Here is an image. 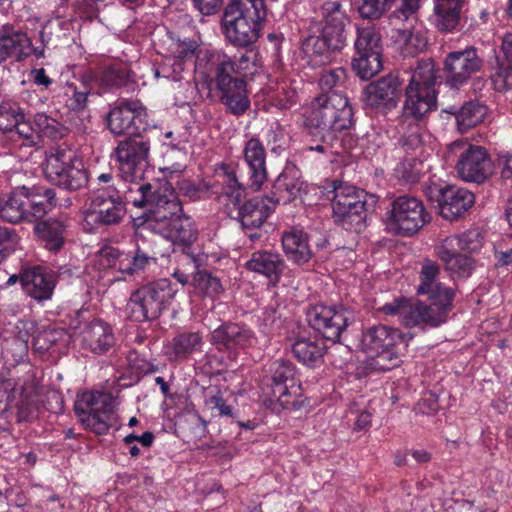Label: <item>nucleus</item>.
Masks as SVG:
<instances>
[{
	"mask_svg": "<svg viewBox=\"0 0 512 512\" xmlns=\"http://www.w3.org/2000/svg\"><path fill=\"white\" fill-rule=\"evenodd\" d=\"M256 54L249 51L229 56L219 50L199 49L195 58V74L219 93L228 111L241 116L250 108L246 77L257 73Z\"/></svg>",
	"mask_w": 512,
	"mask_h": 512,
	"instance_id": "f257e3e1",
	"label": "nucleus"
},
{
	"mask_svg": "<svg viewBox=\"0 0 512 512\" xmlns=\"http://www.w3.org/2000/svg\"><path fill=\"white\" fill-rule=\"evenodd\" d=\"M303 126L307 133L341 135L353 126V109L342 91L321 92L303 109Z\"/></svg>",
	"mask_w": 512,
	"mask_h": 512,
	"instance_id": "f03ea898",
	"label": "nucleus"
},
{
	"mask_svg": "<svg viewBox=\"0 0 512 512\" xmlns=\"http://www.w3.org/2000/svg\"><path fill=\"white\" fill-rule=\"evenodd\" d=\"M267 16L264 0H227L221 27L226 39L236 47L253 45Z\"/></svg>",
	"mask_w": 512,
	"mask_h": 512,
	"instance_id": "7ed1b4c3",
	"label": "nucleus"
},
{
	"mask_svg": "<svg viewBox=\"0 0 512 512\" xmlns=\"http://www.w3.org/2000/svg\"><path fill=\"white\" fill-rule=\"evenodd\" d=\"M436 69L431 59L421 60L414 69L405 90L403 123L422 121L437 108Z\"/></svg>",
	"mask_w": 512,
	"mask_h": 512,
	"instance_id": "20e7f679",
	"label": "nucleus"
},
{
	"mask_svg": "<svg viewBox=\"0 0 512 512\" xmlns=\"http://www.w3.org/2000/svg\"><path fill=\"white\" fill-rule=\"evenodd\" d=\"M360 347L374 356L371 363L373 370L386 372L400 364L401 347L406 348L407 342L399 329L378 324L363 330Z\"/></svg>",
	"mask_w": 512,
	"mask_h": 512,
	"instance_id": "39448f33",
	"label": "nucleus"
},
{
	"mask_svg": "<svg viewBox=\"0 0 512 512\" xmlns=\"http://www.w3.org/2000/svg\"><path fill=\"white\" fill-rule=\"evenodd\" d=\"M176 293L177 289L166 278L149 282L131 293L126 313L136 322L155 320L168 309Z\"/></svg>",
	"mask_w": 512,
	"mask_h": 512,
	"instance_id": "423d86ee",
	"label": "nucleus"
},
{
	"mask_svg": "<svg viewBox=\"0 0 512 512\" xmlns=\"http://www.w3.org/2000/svg\"><path fill=\"white\" fill-rule=\"evenodd\" d=\"M43 170L49 182L68 191H77L89 181L83 161L66 145L52 147L47 152Z\"/></svg>",
	"mask_w": 512,
	"mask_h": 512,
	"instance_id": "0eeeda50",
	"label": "nucleus"
},
{
	"mask_svg": "<svg viewBox=\"0 0 512 512\" xmlns=\"http://www.w3.org/2000/svg\"><path fill=\"white\" fill-rule=\"evenodd\" d=\"M481 246L480 233L477 230H468L443 239L435 246V253L452 278H468L474 270V260L460 252H475Z\"/></svg>",
	"mask_w": 512,
	"mask_h": 512,
	"instance_id": "6e6552de",
	"label": "nucleus"
},
{
	"mask_svg": "<svg viewBox=\"0 0 512 512\" xmlns=\"http://www.w3.org/2000/svg\"><path fill=\"white\" fill-rule=\"evenodd\" d=\"M74 412L83 428L97 435L107 434L114 420L111 397L100 391L78 393Z\"/></svg>",
	"mask_w": 512,
	"mask_h": 512,
	"instance_id": "1a4fd4ad",
	"label": "nucleus"
},
{
	"mask_svg": "<svg viewBox=\"0 0 512 512\" xmlns=\"http://www.w3.org/2000/svg\"><path fill=\"white\" fill-rule=\"evenodd\" d=\"M427 222H429V214L422 201L416 197L404 195L392 202L385 224L390 233L410 237Z\"/></svg>",
	"mask_w": 512,
	"mask_h": 512,
	"instance_id": "9d476101",
	"label": "nucleus"
},
{
	"mask_svg": "<svg viewBox=\"0 0 512 512\" xmlns=\"http://www.w3.org/2000/svg\"><path fill=\"white\" fill-rule=\"evenodd\" d=\"M448 153L458 157L456 170L466 182L483 183L492 173V161L482 146L455 141L448 146Z\"/></svg>",
	"mask_w": 512,
	"mask_h": 512,
	"instance_id": "9b49d317",
	"label": "nucleus"
},
{
	"mask_svg": "<svg viewBox=\"0 0 512 512\" xmlns=\"http://www.w3.org/2000/svg\"><path fill=\"white\" fill-rule=\"evenodd\" d=\"M381 38L373 26L358 27L354 42L355 57L352 60L354 72L363 80H368L382 68Z\"/></svg>",
	"mask_w": 512,
	"mask_h": 512,
	"instance_id": "f8f14e48",
	"label": "nucleus"
},
{
	"mask_svg": "<svg viewBox=\"0 0 512 512\" xmlns=\"http://www.w3.org/2000/svg\"><path fill=\"white\" fill-rule=\"evenodd\" d=\"M310 326L325 338L337 342L346 328L355 321V313L342 304H318L307 312Z\"/></svg>",
	"mask_w": 512,
	"mask_h": 512,
	"instance_id": "ddd939ff",
	"label": "nucleus"
},
{
	"mask_svg": "<svg viewBox=\"0 0 512 512\" xmlns=\"http://www.w3.org/2000/svg\"><path fill=\"white\" fill-rule=\"evenodd\" d=\"M107 124L116 136H140L148 127L146 108L138 100L119 101L108 113Z\"/></svg>",
	"mask_w": 512,
	"mask_h": 512,
	"instance_id": "4468645a",
	"label": "nucleus"
},
{
	"mask_svg": "<svg viewBox=\"0 0 512 512\" xmlns=\"http://www.w3.org/2000/svg\"><path fill=\"white\" fill-rule=\"evenodd\" d=\"M150 141L143 136L127 137L113 151L120 171L132 180H142L148 167Z\"/></svg>",
	"mask_w": 512,
	"mask_h": 512,
	"instance_id": "2eb2a0df",
	"label": "nucleus"
},
{
	"mask_svg": "<svg viewBox=\"0 0 512 512\" xmlns=\"http://www.w3.org/2000/svg\"><path fill=\"white\" fill-rule=\"evenodd\" d=\"M41 133L55 138L59 135L58 123L56 120L45 114H37L32 120L23 112V119L13 128L5 143L13 148L38 147L41 143Z\"/></svg>",
	"mask_w": 512,
	"mask_h": 512,
	"instance_id": "dca6fc26",
	"label": "nucleus"
},
{
	"mask_svg": "<svg viewBox=\"0 0 512 512\" xmlns=\"http://www.w3.org/2000/svg\"><path fill=\"white\" fill-rule=\"evenodd\" d=\"M199 264L194 255L183 253L180 264L172 273L182 285L188 283L194 288V292L202 297L214 298L223 291L219 278L213 276L206 270H197Z\"/></svg>",
	"mask_w": 512,
	"mask_h": 512,
	"instance_id": "f3484780",
	"label": "nucleus"
},
{
	"mask_svg": "<svg viewBox=\"0 0 512 512\" xmlns=\"http://www.w3.org/2000/svg\"><path fill=\"white\" fill-rule=\"evenodd\" d=\"M269 371L270 375L266 377L263 388L264 394L282 406L293 403L289 397L300 395V386L295 378V366L289 361L278 359L270 365Z\"/></svg>",
	"mask_w": 512,
	"mask_h": 512,
	"instance_id": "a211bd4d",
	"label": "nucleus"
},
{
	"mask_svg": "<svg viewBox=\"0 0 512 512\" xmlns=\"http://www.w3.org/2000/svg\"><path fill=\"white\" fill-rule=\"evenodd\" d=\"M147 225L155 231L183 212L182 203L171 184L155 185L147 207Z\"/></svg>",
	"mask_w": 512,
	"mask_h": 512,
	"instance_id": "6ab92c4d",
	"label": "nucleus"
},
{
	"mask_svg": "<svg viewBox=\"0 0 512 512\" xmlns=\"http://www.w3.org/2000/svg\"><path fill=\"white\" fill-rule=\"evenodd\" d=\"M322 20L315 24L318 32L334 49L340 51L347 42L351 20L338 2H326L322 6Z\"/></svg>",
	"mask_w": 512,
	"mask_h": 512,
	"instance_id": "aec40b11",
	"label": "nucleus"
},
{
	"mask_svg": "<svg viewBox=\"0 0 512 512\" xmlns=\"http://www.w3.org/2000/svg\"><path fill=\"white\" fill-rule=\"evenodd\" d=\"M482 67L483 59L473 46L450 52L444 60L446 83L451 88H458L465 84L473 74L479 72Z\"/></svg>",
	"mask_w": 512,
	"mask_h": 512,
	"instance_id": "412c9836",
	"label": "nucleus"
},
{
	"mask_svg": "<svg viewBox=\"0 0 512 512\" xmlns=\"http://www.w3.org/2000/svg\"><path fill=\"white\" fill-rule=\"evenodd\" d=\"M455 296L442 294L441 296H428L429 304L420 300H413L412 308L408 310L409 327H438L445 323L452 310Z\"/></svg>",
	"mask_w": 512,
	"mask_h": 512,
	"instance_id": "4be33fe9",
	"label": "nucleus"
},
{
	"mask_svg": "<svg viewBox=\"0 0 512 512\" xmlns=\"http://www.w3.org/2000/svg\"><path fill=\"white\" fill-rule=\"evenodd\" d=\"M107 255L114 259L113 266L119 272L129 276H138L157 264L156 252L145 239L142 240V245L137 242L133 251L121 252L111 249Z\"/></svg>",
	"mask_w": 512,
	"mask_h": 512,
	"instance_id": "5701e85b",
	"label": "nucleus"
},
{
	"mask_svg": "<svg viewBox=\"0 0 512 512\" xmlns=\"http://www.w3.org/2000/svg\"><path fill=\"white\" fill-rule=\"evenodd\" d=\"M401 95V81L398 75L388 74L369 83L364 91L362 100L372 109L388 111L395 108Z\"/></svg>",
	"mask_w": 512,
	"mask_h": 512,
	"instance_id": "b1692460",
	"label": "nucleus"
},
{
	"mask_svg": "<svg viewBox=\"0 0 512 512\" xmlns=\"http://www.w3.org/2000/svg\"><path fill=\"white\" fill-rule=\"evenodd\" d=\"M91 207L95 215L94 221L100 225H117L126 214L120 190L91 191Z\"/></svg>",
	"mask_w": 512,
	"mask_h": 512,
	"instance_id": "393cba45",
	"label": "nucleus"
},
{
	"mask_svg": "<svg viewBox=\"0 0 512 512\" xmlns=\"http://www.w3.org/2000/svg\"><path fill=\"white\" fill-rule=\"evenodd\" d=\"M440 215L446 220H456L474 204V194L454 185L436 188Z\"/></svg>",
	"mask_w": 512,
	"mask_h": 512,
	"instance_id": "a878e982",
	"label": "nucleus"
},
{
	"mask_svg": "<svg viewBox=\"0 0 512 512\" xmlns=\"http://www.w3.org/2000/svg\"><path fill=\"white\" fill-rule=\"evenodd\" d=\"M242 154L247 166L248 186L259 191L268 178L265 147L259 138L253 136L244 143Z\"/></svg>",
	"mask_w": 512,
	"mask_h": 512,
	"instance_id": "bb28decb",
	"label": "nucleus"
},
{
	"mask_svg": "<svg viewBox=\"0 0 512 512\" xmlns=\"http://www.w3.org/2000/svg\"><path fill=\"white\" fill-rule=\"evenodd\" d=\"M20 283L28 296L42 302L52 298L56 286V276L47 268L35 266L20 274Z\"/></svg>",
	"mask_w": 512,
	"mask_h": 512,
	"instance_id": "cd10ccee",
	"label": "nucleus"
},
{
	"mask_svg": "<svg viewBox=\"0 0 512 512\" xmlns=\"http://www.w3.org/2000/svg\"><path fill=\"white\" fill-rule=\"evenodd\" d=\"M254 332L246 326L227 322L223 323L211 333L210 341L218 349H243L255 343Z\"/></svg>",
	"mask_w": 512,
	"mask_h": 512,
	"instance_id": "c85d7f7f",
	"label": "nucleus"
},
{
	"mask_svg": "<svg viewBox=\"0 0 512 512\" xmlns=\"http://www.w3.org/2000/svg\"><path fill=\"white\" fill-rule=\"evenodd\" d=\"M21 187L26 201L28 222L42 219L56 207L57 198L54 189L43 185Z\"/></svg>",
	"mask_w": 512,
	"mask_h": 512,
	"instance_id": "c756f323",
	"label": "nucleus"
},
{
	"mask_svg": "<svg viewBox=\"0 0 512 512\" xmlns=\"http://www.w3.org/2000/svg\"><path fill=\"white\" fill-rule=\"evenodd\" d=\"M80 337L82 348L97 355L107 353L116 341L112 327L100 319L88 323L81 331Z\"/></svg>",
	"mask_w": 512,
	"mask_h": 512,
	"instance_id": "7c9ffc66",
	"label": "nucleus"
},
{
	"mask_svg": "<svg viewBox=\"0 0 512 512\" xmlns=\"http://www.w3.org/2000/svg\"><path fill=\"white\" fill-rule=\"evenodd\" d=\"M274 202L269 196L255 197L237 208L236 219L245 231L259 229L274 212Z\"/></svg>",
	"mask_w": 512,
	"mask_h": 512,
	"instance_id": "2f4dec72",
	"label": "nucleus"
},
{
	"mask_svg": "<svg viewBox=\"0 0 512 512\" xmlns=\"http://www.w3.org/2000/svg\"><path fill=\"white\" fill-rule=\"evenodd\" d=\"M245 268L264 276L269 283L276 285L286 269V263L278 252L258 250L252 253L250 259L245 263Z\"/></svg>",
	"mask_w": 512,
	"mask_h": 512,
	"instance_id": "473e14b6",
	"label": "nucleus"
},
{
	"mask_svg": "<svg viewBox=\"0 0 512 512\" xmlns=\"http://www.w3.org/2000/svg\"><path fill=\"white\" fill-rule=\"evenodd\" d=\"M154 232L183 248L190 247L198 238L195 222L183 212L174 216Z\"/></svg>",
	"mask_w": 512,
	"mask_h": 512,
	"instance_id": "72a5a7b5",
	"label": "nucleus"
},
{
	"mask_svg": "<svg viewBox=\"0 0 512 512\" xmlns=\"http://www.w3.org/2000/svg\"><path fill=\"white\" fill-rule=\"evenodd\" d=\"M326 345L318 336L299 335L292 343L291 350L294 357L303 365L318 367L324 361Z\"/></svg>",
	"mask_w": 512,
	"mask_h": 512,
	"instance_id": "f704fd0d",
	"label": "nucleus"
},
{
	"mask_svg": "<svg viewBox=\"0 0 512 512\" xmlns=\"http://www.w3.org/2000/svg\"><path fill=\"white\" fill-rule=\"evenodd\" d=\"M282 247L289 260L296 264H305L312 257L307 233L297 227L284 231L281 236Z\"/></svg>",
	"mask_w": 512,
	"mask_h": 512,
	"instance_id": "c9c22d12",
	"label": "nucleus"
},
{
	"mask_svg": "<svg viewBox=\"0 0 512 512\" xmlns=\"http://www.w3.org/2000/svg\"><path fill=\"white\" fill-rule=\"evenodd\" d=\"M202 345L203 338L199 332H182L165 345L164 353L171 362L183 361L201 351Z\"/></svg>",
	"mask_w": 512,
	"mask_h": 512,
	"instance_id": "e433bc0d",
	"label": "nucleus"
},
{
	"mask_svg": "<svg viewBox=\"0 0 512 512\" xmlns=\"http://www.w3.org/2000/svg\"><path fill=\"white\" fill-rule=\"evenodd\" d=\"M439 275V265L430 259H424L419 272L417 294L427 296H441L442 294H447L449 296H455V292L452 288L439 282Z\"/></svg>",
	"mask_w": 512,
	"mask_h": 512,
	"instance_id": "4c0bfd02",
	"label": "nucleus"
},
{
	"mask_svg": "<svg viewBox=\"0 0 512 512\" xmlns=\"http://www.w3.org/2000/svg\"><path fill=\"white\" fill-rule=\"evenodd\" d=\"M336 51L320 34L309 35L301 45L302 59L312 68L330 63Z\"/></svg>",
	"mask_w": 512,
	"mask_h": 512,
	"instance_id": "58836bf2",
	"label": "nucleus"
},
{
	"mask_svg": "<svg viewBox=\"0 0 512 512\" xmlns=\"http://www.w3.org/2000/svg\"><path fill=\"white\" fill-rule=\"evenodd\" d=\"M36 236L50 251H59L66 240L67 223L58 218L39 221L34 226Z\"/></svg>",
	"mask_w": 512,
	"mask_h": 512,
	"instance_id": "ea45409f",
	"label": "nucleus"
},
{
	"mask_svg": "<svg viewBox=\"0 0 512 512\" xmlns=\"http://www.w3.org/2000/svg\"><path fill=\"white\" fill-rule=\"evenodd\" d=\"M0 219L11 224L28 222L22 187H17L11 193L0 196Z\"/></svg>",
	"mask_w": 512,
	"mask_h": 512,
	"instance_id": "a19ab883",
	"label": "nucleus"
},
{
	"mask_svg": "<svg viewBox=\"0 0 512 512\" xmlns=\"http://www.w3.org/2000/svg\"><path fill=\"white\" fill-rule=\"evenodd\" d=\"M303 182L293 171H284L281 173L272 186L270 200L274 202V207L280 203L286 204L294 200L302 189Z\"/></svg>",
	"mask_w": 512,
	"mask_h": 512,
	"instance_id": "79ce46f5",
	"label": "nucleus"
},
{
	"mask_svg": "<svg viewBox=\"0 0 512 512\" xmlns=\"http://www.w3.org/2000/svg\"><path fill=\"white\" fill-rule=\"evenodd\" d=\"M463 4L464 0H434L437 28L445 32L456 30L459 26Z\"/></svg>",
	"mask_w": 512,
	"mask_h": 512,
	"instance_id": "37998d69",
	"label": "nucleus"
},
{
	"mask_svg": "<svg viewBox=\"0 0 512 512\" xmlns=\"http://www.w3.org/2000/svg\"><path fill=\"white\" fill-rule=\"evenodd\" d=\"M31 41L28 36L19 31L0 35V63L8 58L20 60L30 53Z\"/></svg>",
	"mask_w": 512,
	"mask_h": 512,
	"instance_id": "c03bdc74",
	"label": "nucleus"
},
{
	"mask_svg": "<svg viewBox=\"0 0 512 512\" xmlns=\"http://www.w3.org/2000/svg\"><path fill=\"white\" fill-rule=\"evenodd\" d=\"M311 137L316 138L319 143L307 146L306 150L315 151L326 155H342L344 152L349 151L356 147V139L348 137L339 140V135L332 134L331 139L324 138V133H308Z\"/></svg>",
	"mask_w": 512,
	"mask_h": 512,
	"instance_id": "a18cd8bd",
	"label": "nucleus"
},
{
	"mask_svg": "<svg viewBox=\"0 0 512 512\" xmlns=\"http://www.w3.org/2000/svg\"><path fill=\"white\" fill-rule=\"evenodd\" d=\"M331 187L334 194L332 200L333 213L339 216L345 215V209L354 204L353 202L363 201L361 199V192L353 185L340 180H334L331 183Z\"/></svg>",
	"mask_w": 512,
	"mask_h": 512,
	"instance_id": "49530a36",
	"label": "nucleus"
},
{
	"mask_svg": "<svg viewBox=\"0 0 512 512\" xmlns=\"http://www.w3.org/2000/svg\"><path fill=\"white\" fill-rule=\"evenodd\" d=\"M345 209V215L339 216L333 213L334 221L345 230L361 232L366 227V203L365 201L353 202Z\"/></svg>",
	"mask_w": 512,
	"mask_h": 512,
	"instance_id": "de8ad7c7",
	"label": "nucleus"
},
{
	"mask_svg": "<svg viewBox=\"0 0 512 512\" xmlns=\"http://www.w3.org/2000/svg\"><path fill=\"white\" fill-rule=\"evenodd\" d=\"M487 114V108L485 105L478 101L466 102L456 113V121L458 129L461 132L480 124Z\"/></svg>",
	"mask_w": 512,
	"mask_h": 512,
	"instance_id": "09e8293b",
	"label": "nucleus"
},
{
	"mask_svg": "<svg viewBox=\"0 0 512 512\" xmlns=\"http://www.w3.org/2000/svg\"><path fill=\"white\" fill-rule=\"evenodd\" d=\"M24 109L15 101L0 103V139L6 140L13 128L23 119Z\"/></svg>",
	"mask_w": 512,
	"mask_h": 512,
	"instance_id": "8fccbe9b",
	"label": "nucleus"
},
{
	"mask_svg": "<svg viewBox=\"0 0 512 512\" xmlns=\"http://www.w3.org/2000/svg\"><path fill=\"white\" fill-rule=\"evenodd\" d=\"M130 69L121 63L112 64L100 71L99 84L107 87H122L131 82Z\"/></svg>",
	"mask_w": 512,
	"mask_h": 512,
	"instance_id": "3c124183",
	"label": "nucleus"
},
{
	"mask_svg": "<svg viewBox=\"0 0 512 512\" xmlns=\"http://www.w3.org/2000/svg\"><path fill=\"white\" fill-rule=\"evenodd\" d=\"M410 129L400 139V145L406 153H414L418 157H421L424 153V142L428 136L425 129L419 123L414 125L411 122H407Z\"/></svg>",
	"mask_w": 512,
	"mask_h": 512,
	"instance_id": "603ef678",
	"label": "nucleus"
},
{
	"mask_svg": "<svg viewBox=\"0 0 512 512\" xmlns=\"http://www.w3.org/2000/svg\"><path fill=\"white\" fill-rule=\"evenodd\" d=\"M132 181L133 183L128 186L127 190L122 195L124 205L130 203L134 207L147 210L150 196L152 195L155 185L150 183H138L136 180Z\"/></svg>",
	"mask_w": 512,
	"mask_h": 512,
	"instance_id": "864d4df0",
	"label": "nucleus"
},
{
	"mask_svg": "<svg viewBox=\"0 0 512 512\" xmlns=\"http://www.w3.org/2000/svg\"><path fill=\"white\" fill-rule=\"evenodd\" d=\"M423 167V160L417 155L405 157L396 167L395 172L398 178L407 183L416 182Z\"/></svg>",
	"mask_w": 512,
	"mask_h": 512,
	"instance_id": "5fc2aeb1",
	"label": "nucleus"
},
{
	"mask_svg": "<svg viewBox=\"0 0 512 512\" xmlns=\"http://www.w3.org/2000/svg\"><path fill=\"white\" fill-rule=\"evenodd\" d=\"M90 92L91 87H78L75 83L67 82L64 87L67 106L72 110H83L86 107Z\"/></svg>",
	"mask_w": 512,
	"mask_h": 512,
	"instance_id": "6e6d98bb",
	"label": "nucleus"
},
{
	"mask_svg": "<svg viewBox=\"0 0 512 512\" xmlns=\"http://www.w3.org/2000/svg\"><path fill=\"white\" fill-rule=\"evenodd\" d=\"M493 87L498 92L512 89V62L498 59L495 71L491 75Z\"/></svg>",
	"mask_w": 512,
	"mask_h": 512,
	"instance_id": "4d7b16f0",
	"label": "nucleus"
},
{
	"mask_svg": "<svg viewBox=\"0 0 512 512\" xmlns=\"http://www.w3.org/2000/svg\"><path fill=\"white\" fill-rule=\"evenodd\" d=\"M282 312L280 304L275 301L270 303L263 311L261 318V330L265 334H272L282 326Z\"/></svg>",
	"mask_w": 512,
	"mask_h": 512,
	"instance_id": "13d9d810",
	"label": "nucleus"
},
{
	"mask_svg": "<svg viewBox=\"0 0 512 512\" xmlns=\"http://www.w3.org/2000/svg\"><path fill=\"white\" fill-rule=\"evenodd\" d=\"M206 405L212 410H217L219 416L234 418L231 406L226 403L223 392L218 387H211L206 392Z\"/></svg>",
	"mask_w": 512,
	"mask_h": 512,
	"instance_id": "bf43d9fd",
	"label": "nucleus"
},
{
	"mask_svg": "<svg viewBox=\"0 0 512 512\" xmlns=\"http://www.w3.org/2000/svg\"><path fill=\"white\" fill-rule=\"evenodd\" d=\"M28 339L27 332H19L18 336L11 337L4 340L3 351L6 354H11L16 362L22 360L28 352Z\"/></svg>",
	"mask_w": 512,
	"mask_h": 512,
	"instance_id": "052dcab7",
	"label": "nucleus"
},
{
	"mask_svg": "<svg viewBox=\"0 0 512 512\" xmlns=\"http://www.w3.org/2000/svg\"><path fill=\"white\" fill-rule=\"evenodd\" d=\"M412 303H413V300H410V299H407L404 297H400V298L394 299L390 303L384 304L380 308V310H381V312H383L385 315H388V316L399 315L401 323L404 326L409 327L408 310H410V308H412Z\"/></svg>",
	"mask_w": 512,
	"mask_h": 512,
	"instance_id": "680f3d73",
	"label": "nucleus"
},
{
	"mask_svg": "<svg viewBox=\"0 0 512 512\" xmlns=\"http://www.w3.org/2000/svg\"><path fill=\"white\" fill-rule=\"evenodd\" d=\"M183 71L184 62L181 59L169 58L155 71V75L177 82L182 79Z\"/></svg>",
	"mask_w": 512,
	"mask_h": 512,
	"instance_id": "e2e57ef3",
	"label": "nucleus"
},
{
	"mask_svg": "<svg viewBox=\"0 0 512 512\" xmlns=\"http://www.w3.org/2000/svg\"><path fill=\"white\" fill-rule=\"evenodd\" d=\"M345 79V71L342 68L323 71L319 79V86L322 92L339 91L334 89Z\"/></svg>",
	"mask_w": 512,
	"mask_h": 512,
	"instance_id": "0e129e2a",
	"label": "nucleus"
},
{
	"mask_svg": "<svg viewBox=\"0 0 512 512\" xmlns=\"http://www.w3.org/2000/svg\"><path fill=\"white\" fill-rule=\"evenodd\" d=\"M18 235L14 229L0 226V262H2L14 249Z\"/></svg>",
	"mask_w": 512,
	"mask_h": 512,
	"instance_id": "69168bd1",
	"label": "nucleus"
},
{
	"mask_svg": "<svg viewBox=\"0 0 512 512\" xmlns=\"http://www.w3.org/2000/svg\"><path fill=\"white\" fill-rule=\"evenodd\" d=\"M246 196V188L243 185H236L234 188L223 189L219 199L226 206L233 205L238 208Z\"/></svg>",
	"mask_w": 512,
	"mask_h": 512,
	"instance_id": "338daca9",
	"label": "nucleus"
},
{
	"mask_svg": "<svg viewBox=\"0 0 512 512\" xmlns=\"http://www.w3.org/2000/svg\"><path fill=\"white\" fill-rule=\"evenodd\" d=\"M194 7L204 16L218 13L227 0H192Z\"/></svg>",
	"mask_w": 512,
	"mask_h": 512,
	"instance_id": "774afa93",
	"label": "nucleus"
}]
</instances>
